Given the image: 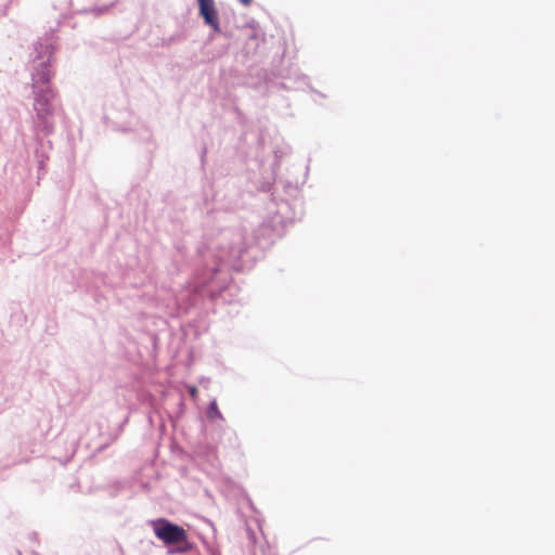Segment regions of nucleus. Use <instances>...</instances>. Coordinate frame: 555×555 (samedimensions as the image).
Returning <instances> with one entry per match:
<instances>
[{"label":"nucleus","instance_id":"nucleus-1","mask_svg":"<svg viewBox=\"0 0 555 555\" xmlns=\"http://www.w3.org/2000/svg\"><path fill=\"white\" fill-rule=\"evenodd\" d=\"M246 251L244 235L241 231H225L221 234L218 243L214 246L212 257L216 266L211 268L212 275L219 272L220 266H230L237 270L240 268L238 260Z\"/></svg>","mask_w":555,"mask_h":555},{"label":"nucleus","instance_id":"nucleus-2","mask_svg":"<svg viewBox=\"0 0 555 555\" xmlns=\"http://www.w3.org/2000/svg\"><path fill=\"white\" fill-rule=\"evenodd\" d=\"M38 52L37 60L34 61V68L31 73V87L34 96L47 95L54 98V93L50 87V55L51 49L48 44L38 43L35 47Z\"/></svg>","mask_w":555,"mask_h":555},{"label":"nucleus","instance_id":"nucleus-3","mask_svg":"<svg viewBox=\"0 0 555 555\" xmlns=\"http://www.w3.org/2000/svg\"><path fill=\"white\" fill-rule=\"evenodd\" d=\"M155 535L166 545L177 544L169 550L170 554H184L191 550L186 531L179 525L165 518L152 521Z\"/></svg>","mask_w":555,"mask_h":555},{"label":"nucleus","instance_id":"nucleus-4","mask_svg":"<svg viewBox=\"0 0 555 555\" xmlns=\"http://www.w3.org/2000/svg\"><path fill=\"white\" fill-rule=\"evenodd\" d=\"M52 99L43 94L34 96L33 131L36 140H39L40 135L48 137L54 131Z\"/></svg>","mask_w":555,"mask_h":555},{"label":"nucleus","instance_id":"nucleus-5","mask_svg":"<svg viewBox=\"0 0 555 555\" xmlns=\"http://www.w3.org/2000/svg\"><path fill=\"white\" fill-rule=\"evenodd\" d=\"M199 15L203 17L204 23L212 28L214 31L221 30L218 12L214 0H197Z\"/></svg>","mask_w":555,"mask_h":555},{"label":"nucleus","instance_id":"nucleus-6","mask_svg":"<svg viewBox=\"0 0 555 555\" xmlns=\"http://www.w3.org/2000/svg\"><path fill=\"white\" fill-rule=\"evenodd\" d=\"M206 416H207L208 421L211 423H216L218 421H220V422L224 421V417L218 408L216 399H214L209 403L207 411H206Z\"/></svg>","mask_w":555,"mask_h":555},{"label":"nucleus","instance_id":"nucleus-7","mask_svg":"<svg viewBox=\"0 0 555 555\" xmlns=\"http://www.w3.org/2000/svg\"><path fill=\"white\" fill-rule=\"evenodd\" d=\"M296 82H298V88H302L304 86H308V77L304 74H299L296 76Z\"/></svg>","mask_w":555,"mask_h":555},{"label":"nucleus","instance_id":"nucleus-8","mask_svg":"<svg viewBox=\"0 0 555 555\" xmlns=\"http://www.w3.org/2000/svg\"><path fill=\"white\" fill-rule=\"evenodd\" d=\"M106 10H107V8H106V7L92 9V11H93L96 15L103 14Z\"/></svg>","mask_w":555,"mask_h":555},{"label":"nucleus","instance_id":"nucleus-9","mask_svg":"<svg viewBox=\"0 0 555 555\" xmlns=\"http://www.w3.org/2000/svg\"><path fill=\"white\" fill-rule=\"evenodd\" d=\"M243 5L249 7L253 0H238Z\"/></svg>","mask_w":555,"mask_h":555},{"label":"nucleus","instance_id":"nucleus-10","mask_svg":"<svg viewBox=\"0 0 555 555\" xmlns=\"http://www.w3.org/2000/svg\"><path fill=\"white\" fill-rule=\"evenodd\" d=\"M189 390H190V395H191V396H193V397H194V396L196 395V392H197V388H196V387H194V386L190 387V389H189Z\"/></svg>","mask_w":555,"mask_h":555},{"label":"nucleus","instance_id":"nucleus-11","mask_svg":"<svg viewBox=\"0 0 555 555\" xmlns=\"http://www.w3.org/2000/svg\"><path fill=\"white\" fill-rule=\"evenodd\" d=\"M42 165H43V160H42V159H40V160H39V167L41 168V167H42Z\"/></svg>","mask_w":555,"mask_h":555}]
</instances>
